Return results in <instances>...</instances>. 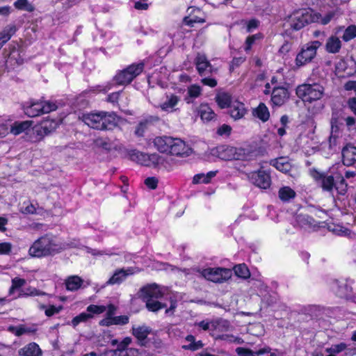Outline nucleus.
<instances>
[{"mask_svg":"<svg viewBox=\"0 0 356 356\" xmlns=\"http://www.w3.org/2000/svg\"><path fill=\"white\" fill-rule=\"evenodd\" d=\"M202 92V88L197 85H192L188 88V96L186 97L185 100L187 104L192 102V99L198 97Z\"/></svg>","mask_w":356,"mask_h":356,"instance_id":"nucleus-38","label":"nucleus"},{"mask_svg":"<svg viewBox=\"0 0 356 356\" xmlns=\"http://www.w3.org/2000/svg\"><path fill=\"white\" fill-rule=\"evenodd\" d=\"M63 248L57 243L55 237L44 235L37 239L30 247L29 253L33 257H42L55 254Z\"/></svg>","mask_w":356,"mask_h":356,"instance_id":"nucleus-2","label":"nucleus"},{"mask_svg":"<svg viewBox=\"0 0 356 356\" xmlns=\"http://www.w3.org/2000/svg\"><path fill=\"white\" fill-rule=\"evenodd\" d=\"M145 302L146 303L147 308L151 312H155L162 308L166 307L165 304H162L156 299L146 300Z\"/></svg>","mask_w":356,"mask_h":356,"instance_id":"nucleus-41","label":"nucleus"},{"mask_svg":"<svg viewBox=\"0 0 356 356\" xmlns=\"http://www.w3.org/2000/svg\"><path fill=\"white\" fill-rule=\"evenodd\" d=\"M219 338L222 340L230 342L235 343L237 344H242L243 343V340L238 337H235L232 334H222L219 337Z\"/></svg>","mask_w":356,"mask_h":356,"instance_id":"nucleus-52","label":"nucleus"},{"mask_svg":"<svg viewBox=\"0 0 356 356\" xmlns=\"http://www.w3.org/2000/svg\"><path fill=\"white\" fill-rule=\"evenodd\" d=\"M325 88L318 83H305L296 88V95L305 103L318 102L324 95Z\"/></svg>","mask_w":356,"mask_h":356,"instance_id":"nucleus-3","label":"nucleus"},{"mask_svg":"<svg viewBox=\"0 0 356 356\" xmlns=\"http://www.w3.org/2000/svg\"><path fill=\"white\" fill-rule=\"evenodd\" d=\"M56 104L49 101L31 100L24 105V113L30 118H34L43 113L56 111Z\"/></svg>","mask_w":356,"mask_h":356,"instance_id":"nucleus-6","label":"nucleus"},{"mask_svg":"<svg viewBox=\"0 0 356 356\" xmlns=\"http://www.w3.org/2000/svg\"><path fill=\"white\" fill-rule=\"evenodd\" d=\"M245 105L239 102H235L230 106V115L234 120L242 118L246 113Z\"/></svg>","mask_w":356,"mask_h":356,"instance_id":"nucleus-28","label":"nucleus"},{"mask_svg":"<svg viewBox=\"0 0 356 356\" xmlns=\"http://www.w3.org/2000/svg\"><path fill=\"white\" fill-rule=\"evenodd\" d=\"M140 296L144 301L146 300L158 299L163 296L161 289L155 284L144 286L140 289Z\"/></svg>","mask_w":356,"mask_h":356,"instance_id":"nucleus-14","label":"nucleus"},{"mask_svg":"<svg viewBox=\"0 0 356 356\" xmlns=\"http://www.w3.org/2000/svg\"><path fill=\"white\" fill-rule=\"evenodd\" d=\"M39 308L40 309L44 311V314L47 316L50 317L56 314H58L63 309V307H56L54 305H50L49 307H47L44 305H40L39 306Z\"/></svg>","mask_w":356,"mask_h":356,"instance_id":"nucleus-44","label":"nucleus"},{"mask_svg":"<svg viewBox=\"0 0 356 356\" xmlns=\"http://www.w3.org/2000/svg\"><path fill=\"white\" fill-rule=\"evenodd\" d=\"M234 273L236 276L243 279L250 277V271L245 264H239L234 267Z\"/></svg>","mask_w":356,"mask_h":356,"instance_id":"nucleus-43","label":"nucleus"},{"mask_svg":"<svg viewBox=\"0 0 356 356\" xmlns=\"http://www.w3.org/2000/svg\"><path fill=\"white\" fill-rule=\"evenodd\" d=\"M174 139L170 136H159L154 138L153 143L158 151L170 154Z\"/></svg>","mask_w":356,"mask_h":356,"instance_id":"nucleus-18","label":"nucleus"},{"mask_svg":"<svg viewBox=\"0 0 356 356\" xmlns=\"http://www.w3.org/2000/svg\"><path fill=\"white\" fill-rule=\"evenodd\" d=\"M310 175L316 182L320 184L324 191L331 192L335 187V178L332 175H327L316 169L310 170Z\"/></svg>","mask_w":356,"mask_h":356,"instance_id":"nucleus-11","label":"nucleus"},{"mask_svg":"<svg viewBox=\"0 0 356 356\" xmlns=\"http://www.w3.org/2000/svg\"><path fill=\"white\" fill-rule=\"evenodd\" d=\"M93 317L92 314H88L86 312H82L78 316L73 318V319L71 321V324L73 327L77 326L79 323L86 322L89 319L92 318Z\"/></svg>","mask_w":356,"mask_h":356,"instance_id":"nucleus-42","label":"nucleus"},{"mask_svg":"<svg viewBox=\"0 0 356 356\" xmlns=\"http://www.w3.org/2000/svg\"><path fill=\"white\" fill-rule=\"evenodd\" d=\"M216 100L218 105L221 108H227L230 106L232 102V97L229 93L221 92L216 95Z\"/></svg>","mask_w":356,"mask_h":356,"instance_id":"nucleus-37","label":"nucleus"},{"mask_svg":"<svg viewBox=\"0 0 356 356\" xmlns=\"http://www.w3.org/2000/svg\"><path fill=\"white\" fill-rule=\"evenodd\" d=\"M45 292L40 291L34 287H27L21 291L19 297H28V296H47Z\"/></svg>","mask_w":356,"mask_h":356,"instance_id":"nucleus-40","label":"nucleus"},{"mask_svg":"<svg viewBox=\"0 0 356 356\" xmlns=\"http://www.w3.org/2000/svg\"><path fill=\"white\" fill-rule=\"evenodd\" d=\"M324 105L321 102H317L312 108H309L308 110L313 115L319 113L323 108Z\"/></svg>","mask_w":356,"mask_h":356,"instance_id":"nucleus-64","label":"nucleus"},{"mask_svg":"<svg viewBox=\"0 0 356 356\" xmlns=\"http://www.w3.org/2000/svg\"><path fill=\"white\" fill-rule=\"evenodd\" d=\"M143 69L144 64L143 63L132 64L118 72L114 76V81L118 85L129 84L134 79L143 72Z\"/></svg>","mask_w":356,"mask_h":356,"instance_id":"nucleus-8","label":"nucleus"},{"mask_svg":"<svg viewBox=\"0 0 356 356\" xmlns=\"http://www.w3.org/2000/svg\"><path fill=\"white\" fill-rule=\"evenodd\" d=\"M253 113L262 122H266L270 117L268 108L264 103H260L254 110Z\"/></svg>","mask_w":356,"mask_h":356,"instance_id":"nucleus-36","label":"nucleus"},{"mask_svg":"<svg viewBox=\"0 0 356 356\" xmlns=\"http://www.w3.org/2000/svg\"><path fill=\"white\" fill-rule=\"evenodd\" d=\"M195 64L201 76H206L209 74L217 72V70L213 67L204 54H197L195 59Z\"/></svg>","mask_w":356,"mask_h":356,"instance_id":"nucleus-13","label":"nucleus"},{"mask_svg":"<svg viewBox=\"0 0 356 356\" xmlns=\"http://www.w3.org/2000/svg\"><path fill=\"white\" fill-rule=\"evenodd\" d=\"M341 41L336 35H331L325 43V50L330 54H337L341 48Z\"/></svg>","mask_w":356,"mask_h":356,"instance_id":"nucleus-27","label":"nucleus"},{"mask_svg":"<svg viewBox=\"0 0 356 356\" xmlns=\"http://www.w3.org/2000/svg\"><path fill=\"white\" fill-rule=\"evenodd\" d=\"M180 101V97L175 95L166 96V99L159 105V108L165 112H173L176 111L175 106Z\"/></svg>","mask_w":356,"mask_h":356,"instance_id":"nucleus-25","label":"nucleus"},{"mask_svg":"<svg viewBox=\"0 0 356 356\" xmlns=\"http://www.w3.org/2000/svg\"><path fill=\"white\" fill-rule=\"evenodd\" d=\"M147 0H138L134 2V8L138 10H147L149 7V4L147 3Z\"/></svg>","mask_w":356,"mask_h":356,"instance_id":"nucleus-58","label":"nucleus"},{"mask_svg":"<svg viewBox=\"0 0 356 356\" xmlns=\"http://www.w3.org/2000/svg\"><path fill=\"white\" fill-rule=\"evenodd\" d=\"M26 280L19 277H15L12 279V285L9 289V294L13 293L15 289H17L25 285Z\"/></svg>","mask_w":356,"mask_h":356,"instance_id":"nucleus-49","label":"nucleus"},{"mask_svg":"<svg viewBox=\"0 0 356 356\" xmlns=\"http://www.w3.org/2000/svg\"><path fill=\"white\" fill-rule=\"evenodd\" d=\"M201 83L211 88H214L217 86V81L215 79L210 77H204L202 79Z\"/></svg>","mask_w":356,"mask_h":356,"instance_id":"nucleus-62","label":"nucleus"},{"mask_svg":"<svg viewBox=\"0 0 356 356\" xmlns=\"http://www.w3.org/2000/svg\"><path fill=\"white\" fill-rule=\"evenodd\" d=\"M145 185L150 189H155L157 187L158 179L155 177H148L145 180Z\"/></svg>","mask_w":356,"mask_h":356,"instance_id":"nucleus-59","label":"nucleus"},{"mask_svg":"<svg viewBox=\"0 0 356 356\" xmlns=\"http://www.w3.org/2000/svg\"><path fill=\"white\" fill-rule=\"evenodd\" d=\"M248 178L254 185L262 189L268 188L271 184L270 175L266 170L252 172L248 175Z\"/></svg>","mask_w":356,"mask_h":356,"instance_id":"nucleus-10","label":"nucleus"},{"mask_svg":"<svg viewBox=\"0 0 356 356\" xmlns=\"http://www.w3.org/2000/svg\"><path fill=\"white\" fill-rule=\"evenodd\" d=\"M343 163L346 165H351L356 161V147L348 145L342 149Z\"/></svg>","mask_w":356,"mask_h":356,"instance_id":"nucleus-23","label":"nucleus"},{"mask_svg":"<svg viewBox=\"0 0 356 356\" xmlns=\"http://www.w3.org/2000/svg\"><path fill=\"white\" fill-rule=\"evenodd\" d=\"M12 245L10 243H0V254H9L11 251Z\"/></svg>","mask_w":356,"mask_h":356,"instance_id":"nucleus-61","label":"nucleus"},{"mask_svg":"<svg viewBox=\"0 0 356 356\" xmlns=\"http://www.w3.org/2000/svg\"><path fill=\"white\" fill-rule=\"evenodd\" d=\"M65 283L68 291H74L81 287L83 280L77 275H72L65 280Z\"/></svg>","mask_w":356,"mask_h":356,"instance_id":"nucleus-30","label":"nucleus"},{"mask_svg":"<svg viewBox=\"0 0 356 356\" xmlns=\"http://www.w3.org/2000/svg\"><path fill=\"white\" fill-rule=\"evenodd\" d=\"M215 321V330L226 332L231 330L232 326L230 325L229 321L222 319L216 320Z\"/></svg>","mask_w":356,"mask_h":356,"instance_id":"nucleus-47","label":"nucleus"},{"mask_svg":"<svg viewBox=\"0 0 356 356\" xmlns=\"http://www.w3.org/2000/svg\"><path fill=\"white\" fill-rule=\"evenodd\" d=\"M217 171H210L207 174L200 173L195 175L193 178V184H208L211 179L216 175Z\"/></svg>","mask_w":356,"mask_h":356,"instance_id":"nucleus-34","label":"nucleus"},{"mask_svg":"<svg viewBox=\"0 0 356 356\" xmlns=\"http://www.w3.org/2000/svg\"><path fill=\"white\" fill-rule=\"evenodd\" d=\"M259 22L257 19H252L250 20L247 24V32H252L254 29H256L259 26Z\"/></svg>","mask_w":356,"mask_h":356,"instance_id":"nucleus-63","label":"nucleus"},{"mask_svg":"<svg viewBox=\"0 0 356 356\" xmlns=\"http://www.w3.org/2000/svg\"><path fill=\"white\" fill-rule=\"evenodd\" d=\"M197 111L201 119L204 121H210L213 120L216 116L213 110L209 107L208 104H202L197 108Z\"/></svg>","mask_w":356,"mask_h":356,"instance_id":"nucleus-31","label":"nucleus"},{"mask_svg":"<svg viewBox=\"0 0 356 356\" xmlns=\"http://www.w3.org/2000/svg\"><path fill=\"white\" fill-rule=\"evenodd\" d=\"M136 155L138 161L146 166H156L163 163V158L156 153L148 154L143 152H137Z\"/></svg>","mask_w":356,"mask_h":356,"instance_id":"nucleus-16","label":"nucleus"},{"mask_svg":"<svg viewBox=\"0 0 356 356\" xmlns=\"http://www.w3.org/2000/svg\"><path fill=\"white\" fill-rule=\"evenodd\" d=\"M287 89L284 87L275 88L272 92L271 101L276 106H282L289 99Z\"/></svg>","mask_w":356,"mask_h":356,"instance_id":"nucleus-21","label":"nucleus"},{"mask_svg":"<svg viewBox=\"0 0 356 356\" xmlns=\"http://www.w3.org/2000/svg\"><path fill=\"white\" fill-rule=\"evenodd\" d=\"M273 165L278 170L282 172H288L291 170L290 163L286 161L284 158H280L275 160L273 163Z\"/></svg>","mask_w":356,"mask_h":356,"instance_id":"nucleus-39","label":"nucleus"},{"mask_svg":"<svg viewBox=\"0 0 356 356\" xmlns=\"http://www.w3.org/2000/svg\"><path fill=\"white\" fill-rule=\"evenodd\" d=\"M262 38L261 35L260 33L254 34L250 36H248L246 38L245 42V51H249L252 48V46L253 44H254L255 41L257 40H259Z\"/></svg>","mask_w":356,"mask_h":356,"instance_id":"nucleus-50","label":"nucleus"},{"mask_svg":"<svg viewBox=\"0 0 356 356\" xmlns=\"http://www.w3.org/2000/svg\"><path fill=\"white\" fill-rule=\"evenodd\" d=\"M58 126V121L53 119L42 120L39 125L34 127V132L37 135V140H40L45 136L54 131Z\"/></svg>","mask_w":356,"mask_h":356,"instance_id":"nucleus-12","label":"nucleus"},{"mask_svg":"<svg viewBox=\"0 0 356 356\" xmlns=\"http://www.w3.org/2000/svg\"><path fill=\"white\" fill-rule=\"evenodd\" d=\"M138 270H135L134 268H128L127 269L121 268L117 270L113 276L106 282L108 285L120 284L128 275H134Z\"/></svg>","mask_w":356,"mask_h":356,"instance_id":"nucleus-17","label":"nucleus"},{"mask_svg":"<svg viewBox=\"0 0 356 356\" xmlns=\"http://www.w3.org/2000/svg\"><path fill=\"white\" fill-rule=\"evenodd\" d=\"M82 118L88 127L98 130L111 129L118 124L117 115L113 112L90 113L84 114Z\"/></svg>","mask_w":356,"mask_h":356,"instance_id":"nucleus-1","label":"nucleus"},{"mask_svg":"<svg viewBox=\"0 0 356 356\" xmlns=\"http://www.w3.org/2000/svg\"><path fill=\"white\" fill-rule=\"evenodd\" d=\"M296 192L289 186H283L279 189L278 197L282 202H289L296 197Z\"/></svg>","mask_w":356,"mask_h":356,"instance_id":"nucleus-35","label":"nucleus"},{"mask_svg":"<svg viewBox=\"0 0 356 356\" xmlns=\"http://www.w3.org/2000/svg\"><path fill=\"white\" fill-rule=\"evenodd\" d=\"M129 317L126 315L113 316V321L114 325H124L129 323Z\"/></svg>","mask_w":356,"mask_h":356,"instance_id":"nucleus-55","label":"nucleus"},{"mask_svg":"<svg viewBox=\"0 0 356 356\" xmlns=\"http://www.w3.org/2000/svg\"><path fill=\"white\" fill-rule=\"evenodd\" d=\"M347 348V345L345 343H340L339 344L332 345L330 348H326V352L328 353L337 354L343 350Z\"/></svg>","mask_w":356,"mask_h":356,"instance_id":"nucleus-51","label":"nucleus"},{"mask_svg":"<svg viewBox=\"0 0 356 356\" xmlns=\"http://www.w3.org/2000/svg\"><path fill=\"white\" fill-rule=\"evenodd\" d=\"M236 352L239 356H256L254 352L242 347L237 348Z\"/></svg>","mask_w":356,"mask_h":356,"instance_id":"nucleus-57","label":"nucleus"},{"mask_svg":"<svg viewBox=\"0 0 356 356\" xmlns=\"http://www.w3.org/2000/svg\"><path fill=\"white\" fill-rule=\"evenodd\" d=\"M296 221L300 227L305 229H314L318 225V222L313 218L302 213L297 215Z\"/></svg>","mask_w":356,"mask_h":356,"instance_id":"nucleus-26","label":"nucleus"},{"mask_svg":"<svg viewBox=\"0 0 356 356\" xmlns=\"http://www.w3.org/2000/svg\"><path fill=\"white\" fill-rule=\"evenodd\" d=\"M16 31L17 27L15 24H10L0 32V49L11 38Z\"/></svg>","mask_w":356,"mask_h":356,"instance_id":"nucleus-29","label":"nucleus"},{"mask_svg":"<svg viewBox=\"0 0 356 356\" xmlns=\"http://www.w3.org/2000/svg\"><path fill=\"white\" fill-rule=\"evenodd\" d=\"M147 124L148 122L147 120L141 121L136 128L135 134L138 136H143Z\"/></svg>","mask_w":356,"mask_h":356,"instance_id":"nucleus-54","label":"nucleus"},{"mask_svg":"<svg viewBox=\"0 0 356 356\" xmlns=\"http://www.w3.org/2000/svg\"><path fill=\"white\" fill-rule=\"evenodd\" d=\"M188 15L184 18L185 24L193 26L195 23H204L205 19L203 13L200 8L189 7L187 10Z\"/></svg>","mask_w":356,"mask_h":356,"instance_id":"nucleus-15","label":"nucleus"},{"mask_svg":"<svg viewBox=\"0 0 356 356\" xmlns=\"http://www.w3.org/2000/svg\"><path fill=\"white\" fill-rule=\"evenodd\" d=\"M14 6L17 9L24 10L28 12L34 10V7L31 5L28 0H17L14 3Z\"/></svg>","mask_w":356,"mask_h":356,"instance_id":"nucleus-45","label":"nucleus"},{"mask_svg":"<svg viewBox=\"0 0 356 356\" xmlns=\"http://www.w3.org/2000/svg\"><path fill=\"white\" fill-rule=\"evenodd\" d=\"M106 310V307L104 305L98 306L90 305L87 307L88 314H102Z\"/></svg>","mask_w":356,"mask_h":356,"instance_id":"nucleus-53","label":"nucleus"},{"mask_svg":"<svg viewBox=\"0 0 356 356\" xmlns=\"http://www.w3.org/2000/svg\"><path fill=\"white\" fill-rule=\"evenodd\" d=\"M185 341L188 343L182 346V348L184 350L195 351L203 346L202 342L201 341H196L195 337L191 334L187 335L185 338Z\"/></svg>","mask_w":356,"mask_h":356,"instance_id":"nucleus-32","label":"nucleus"},{"mask_svg":"<svg viewBox=\"0 0 356 356\" xmlns=\"http://www.w3.org/2000/svg\"><path fill=\"white\" fill-rule=\"evenodd\" d=\"M218 158L225 161L248 160L251 152L244 148H236L228 145H221L216 149L214 153Z\"/></svg>","mask_w":356,"mask_h":356,"instance_id":"nucleus-4","label":"nucleus"},{"mask_svg":"<svg viewBox=\"0 0 356 356\" xmlns=\"http://www.w3.org/2000/svg\"><path fill=\"white\" fill-rule=\"evenodd\" d=\"M356 37V26L350 25L348 26L342 36L344 41L348 42Z\"/></svg>","mask_w":356,"mask_h":356,"instance_id":"nucleus-46","label":"nucleus"},{"mask_svg":"<svg viewBox=\"0 0 356 356\" xmlns=\"http://www.w3.org/2000/svg\"><path fill=\"white\" fill-rule=\"evenodd\" d=\"M322 45L321 40L309 42L302 46L296 58L298 66H302L310 63L316 56L317 49Z\"/></svg>","mask_w":356,"mask_h":356,"instance_id":"nucleus-7","label":"nucleus"},{"mask_svg":"<svg viewBox=\"0 0 356 356\" xmlns=\"http://www.w3.org/2000/svg\"><path fill=\"white\" fill-rule=\"evenodd\" d=\"M215 321L204 320L196 323V325L204 331H213L215 330Z\"/></svg>","mask_w":356,"mask_h":356,"instance_id":"nucleus-48","label":"nucleus"},{"mask_svg":"<svg viewBox=\"0 0 356 356\" xmlns=\"http://www.w3.org/2000/svg\"><path fill=\"white\" fill-rule=\"evenodd\" d=\"M332 289L337 296L340 298H349L352 292V287L348 283V281L336 280L333 283Z\"/></svg>","mask_w":356,"mask_h":356,"instance_id":"nucleus-19","label":"nucleus"},{"mask_svg":"<svg viewBox=\"0 0 356 356\" xmlns=\"http://www.w3.org/2000/svg\"><path fill=\"white\" fill-rule=\"evenodd\" d=\"M152 330L146 325L133 326L132 334L138 340L139 344L144 346L147 336Z\"/></svg>","mask_w":356,"mask_h":356,"instance_id":"nucleus-22","label":"nucleus"},{"mask_svg":"<svg viewBox=\"0 0 356 356\" xmlns=\"http://www.w3.org/2000/svg\"><path fill=\"white\" fill-rule=\"evenodd\" d=\"M202 275L207 280L213 282H223L232 276V271L227 268H216L202 270Z\"/></svg>","mask_w":356,"mask_h":356,"instance_id":"nucleus-9","label":"nucleus"},{"mask_svg":"<svg viewBox=\"0 0 356 356\" xmlns=\"http://www.w3.org/2000/svg\"><path fill=\"white\" fill-rule=\"evenodd\" d=\"M191 152V148L184 141L179 138H175L170 154L176 156H188Z\"/></svg>","mask_w":356,"mask_h":356,"instance_id":"nucleus-20","label":"nucleus"},{"mask_svg":"<svg viewBox=\"0 0 356 356\" xmlns=\"http://www.w3.org/2000/svg\"><path fill=\"white\" fill-rule=\"evenodd\" d=\"M96 144L105 149L109 150L112 148V143L108 139L97 138Z\"/></svg>","mask_w":356,"mask_h":356,"instance_id":"nucleus-56","label":"nucleus"},{"mask_svg":"<svg viewBox=\"0 0 356 356\" xmlns=\"http://www.w3.org/2000/svg\"><path fill=\"white\" fill-rule=\"evenodd\" d=\"M232 128L227 124H222L220 127L217 131V133L220 136L226 135L229 136L231 133Z\"/></svg>","mask_w":356,"mask_h":356,"instance_id":"nucleus-60","label":"nucleus"},{"mask_svg":"<svg viewBox=\"0 0 356 356\" xmlns=\"http://www.w3.org/2000/svg\"><path fill=\"white\" fill-rule=\"evenodd\" d=\"M31 125L30 121L16 122L10 125V132L13 135H19L21 133L25 131Z\"/></svg>","mask_w":356,"mask_h":356,"instance_id":"nucleus-33","label":"nucleus"},{"mask_svg":"<svg viewBox=\"0 0 356 356\" xmlns=\"http://www.w3.org/2000/svg\"><path fill=\"white\" fill-rule=\"evenodd\" d=\"M314 20L313 11L310 9L302 8L293 11L289 16L288 22L293 30L298 31Z\"/></svg>","mask_w":356,"mask_h":356,"instance_id":"nucleus-5","label":"nucleus"},{"mask_svg":"<svg viewBox=\"0 0 356 356\" xmlns=\"http://www.w3.org/2000/svg\"><path fill=\"white\" fill-rule=\"evenodd\" d=\"M19 356H41L42 350L39 346L34 343H30L18 350Z\"/></svg>","mask_w":356,"mask_h":356,"instance_id":"nucleus-24","label":"nucleus"}]
</instances>
